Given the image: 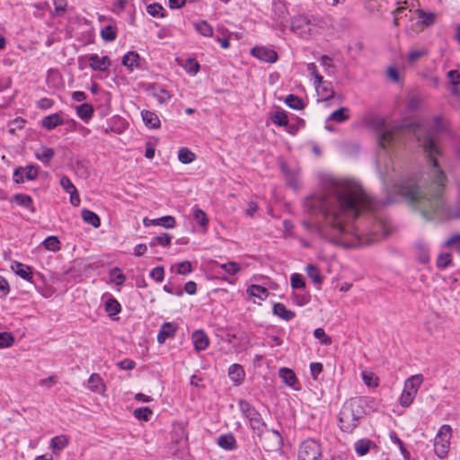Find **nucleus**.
<instances>
[{
  "label": "nucleus",
  "instance_id": "1",
  "mask_svg": "<svg viewBox=\"0 0 460 460\" xmlns=\"http://www.w3.org/2000/svg\"><path fill=\"white\" fill-rule=\"evenodd\" d=\"M371 128L377 134V168L385 184L389 181L388 164L386 155L401 146L407 134H413L420 142L426 156L431 162L430 182L419 185L413 180L402 181L394 185V193L402 195L415 206L423 217L433 220H447L460 218V210H453L444 201V191L447 176L438 163V157L442 155L438 135L447 128L439 117L430 119H418L410 124L387 122L385 119L376 117L370 122Z\"/></svg>",
  "mask_w": 460,
  "mask_h": 460
},
{
  "label": "nucleus",
  "instance_id": "2",
  "mask_svg": "<svg viewBox=\"0 0 460 460\" xmlns=\"http://www.w3.org/2000/svg\"><path fill=\"white\" fill-rule=\"evenodd\" d=\"M375 206V200L357 181L328 177L323 180L321 191L304 201V208L312 215L320 213L323 221H303V226L306 230L334 243L345 242L347 235L353 234L357 243L352 245L361 244L351 222L362 211L371 210Z\"/></svg>",
  "mask_w": 460,
  "mask_h": 460
},
{
  "label": "nucleus",
  "instance_id": "3",
  "mask_svg": "<svg viewBox=\"0 0 460 460\" xmlns=\"http://www.w3.org/2000/svg\"><path fill=\"white\" fill-rule=\"evenodd\" d=\"M363 413L360 400L350 399L341 407L339 414L341 429L345 432H351L358 423Z\"/></svg>",
  "mask_w": 460,
  "mask_h": 460
},
{
  "label": "nucleus",
  "instance_id": "4",
  "mask_svg": "<svg viewBox=\"0 0 460 460\" xmlns=\"http://www.w3.org/2000/svg\"><path fill=\"white\" fill-rule=\"evenodd\" d=\"M238 406L243 416L248 420L251 429L257 433L260 440L262 441V434L266 429V423L261 413L245 400H240Z\"/></svg>",
  "mask_w": 460,
  "mask_h": 460
},
{
  "label": "nucleus",
  "instance_id": "5",
  "mask_svg": "<svg viewBox=\"0 0 460 460\" xmlns=\"http://www.w3.org/2000/svg\"><path fill=\"white\" fill-rule=\"evenodd\" d=\"M423 380V376L420 374L413 375L405 380L403 390L399 399L400 404L402 407H409L413 402Z\"/></svg>",
  "mask_w": 460,
  "mask_h": 460
},
{
  "label": "nucleus",
  "instance_id": "6",
  "mask_svg": "<svg viewBox=\"0 0 460 460\" xmlns=\"http://www.w3.org/2000/svg\"><path fill=\"white\" fill-rule=\"evenodd\" d=\"M452 437V429L449 425H443L437 433L434 439V451L436 455L445 457L450 447V439Z\"/></svg>",
  "mask_w": 460,
  "mask_h": 460
},
{
  "label": "nucleus",
  "instance_id": "7",
  "mask_svg": "<svg viewBox=\"0 0 460 460\" xmlns=\"http://www.w3.org/2000/svg\"><path fill=\"white\" fill-rule=\"evenodd\" d=\"M321 445L314 439H306L299 447L297 460H322Z\"/></svg>",
  "mask_w": 460,
  "mask_h": 460
},
{
  "label": "nucleus",
  "instance_id": "8",
  "mask_svg": "<svg viewBox=\"0 0 460 460\" xmlns=\"http://www.w3.org/2000/svg\"><path fill=\"white\" fill-rule=\"evenodd\" d=\"M89 66L93 71L106 72L111 65L108 56L100 57L98 54H91L88 57Z\"/></svg>",
  "mask_w": 460,
  "mask_h": 460
},
{
  "label": "nucleus",
  "instance_id": "9",
  "mask_svg": "<svg viewBox=\"0 0 460 460\" xmlns=\"http://www.w3.org/2000/svg\"><path fill=\"white\" fill-rule=\"evenodd\" d=\"M251 53L253 57L264 62L274 63L278 59L277 52L267 47H254Z\"/></svg>",
  "mask_w": 460,
  "mask_h": 460
},
{
  "label": "nucleus",
  "instance_id": "10",
  "mask_svg": "<svg viewBox=\"0 0 460 460\" xmlns=\"http://www.w3.org/2000/svg\"><path fill=\"white\" fill-rule=\"evenodd\" d=\"M178 326L174 323L166 322L164 323L158 332L157 334V341L160 344H163L165 342V341L169 338H173L176 332H177Z\"/></svg>",
  "mask_w": 460,
  "mask_h": 460
},
{
  "label": "nucleus",
  "instance_id": "11",
  "mask_svg": "<svg viewBox=\"0 0 460 460\" xmlns=\"http://www.w3.org/2000/svg\"><path fill=\"white\" fill-rule=\"evenodd\" d=\"M318 97L322 101H327L333 97L334 91L332 84L328 81L322 79L321 83H314Z\"/></svg>",
  "mask_w": 460,
  "mask_h": 460
},
{
  "label": "nucleus",
  "instance_id": "12",
  "mask_svg": "<svg viewBox=\"0 0 460 460\" xmlns=\"http://www.w3.org/2000/svg\"><path fill=\"white\" fill-rule=\"evenodd\" d=\"M143 224L145 226H162L164 228L170 229L174 227L175 218L172 216H165L156 219H150L148 217H145L143 219Z\"/></svg>",
  "mask_w": 460,
  "mask_h": 460
},
{
  "label": "nucleus",
  "instance_id": "13",
  "mask_svg": "<svg viewBox=\"0 0 460 460\" xmlns=\"http://www.w3.org/2000/svg\"><path fill=\"white\" fill-rule=\"evenodd\" d=\"M69 444V438L66 435H58L51 438L49 447L54 456H58Z\"/></svg>",
  "mask_w": 460,
  "mask_h": 460
},
{
  "label": "nucleus",
  "instance_id": "14",
  "mask_svg": "<svg viewBox=\"0 0 460 460\" xmlns=\"http://www.w3.org/2000/svg\"><path fill=\"white\" fill-rule=\"evenodd\" d=\"M192 342L194 344V348L198 351L204 350L208 348L209 344L208 338L207 334L202 330H197L192 333Z\"/></svg>",
  "mask_w": 460,
  "mask_h": 460
},
{
  "label": "nucleus",
  "instance_id": "15",
  "mask_svg": "<svg viewBox=\"0 0 460 460\" xmlns=\"http://www.w3.org/2000/svg\"><path fill=\"white\" fill-rule=\"evenodd\" d=\"M12 270L25 280H31L33 277L32 269L22 262L13 261L11 265Z\"/></svg>",
  "mask_w": 460,
  "mask_h": 460
},
{
  "label": "nucleus",
  "instance_id": "16",
  "mask_svg": "<svg viewBox=\"0 0 460 460\" xmlns=\"http://www.w3.org/2000/svg\"><path fill=\"white\" fill-rule=\"evenodd\" d=\"M40 124L46 129L52 130V129L56 128L58 126L63 125L64 119L59 113H53V114L44 117L41 119Z\"/></svg>",
  "mask_w": 460,
  "mask_h": 460
},
{
  "label": "nucleus",
  "instance_id": "17",
  "mask_svg": "<svg viewBox=\"0 0 460 460\" xmlns=\"http://www.w3.org/2000/svg\"><path fill=\"white\" fill-rule=\"evenodd\" d=\"M228 376L234 385H240L244 379L245 373L241 365L233 364L228 369Z\"/></svg>",
  "mask_w": 460,
  "mask_h": 460
},
{
  "label": "nucleus",
  "instance_id": "18",
  "mask_svg": "<svg viewBox=\"0 0 460 460\" xmlns=\"http://www.w3.org/2000/svg\"><path fill=\"white\" fill-rule=\"evenodd\" d=\"M279 376L287 385L294 388L295 390H299V387L296 385L297 384L296 376L292 369L288 367L280 368Z\"/></svg>",
  "mask_w": 460,
  "mask_h": 460
},
{
  "label": "nucleus",
  "instance_id": "19",
  "mask_svg": "<svg viewBox=\"0 0 460 460\" xmlns=\"http://www.w3.org/2000/svg\"><path fill=\"white\" fill-rule=\"evenodd\" d=\"M246 292L250 296L258 298L260 301H265L270 296L266 288L255 284L250 285Z\"/></svg>",
  "mask_w": 460,
  "mask_h": 460
},
{
  "label": "nucleus",
  "instance_id": "20",
  "mask_svg": "<svg viewBox=\"0 0 460 460\" xmlns=\"http://www.w3.org/2000/svg\"><path fill=\"white\" fill-rule=\"evenodd\" d=\"M272 310L275 315L285 321L292 320L296 316L295 312L288 309L282 303L274 304Z\"/></svg>",
  "mask_w": 460,
  "mask_h": 460
},
{
  "label": "nucleus",
  "instance_id": "21",
  "mask_svg": "<svg viewBox=\"0 0 460 460\" xmlns=\"http://www.w3.org/2000/svg\"><path fill=\"white\" fill-rule=\"evenodd\" d=\"M418 260L425 264L429 261V248L425 242L419 241L415 244Z\"/></svg>",
  "mask_w": 460,
  "mask_h": 460
},
{
  "label": "nucleus",
  "instance_id": "22",
  "mask_svg": "<svg viewBox=\"0 0 460 460\" xmlns=\"http://www.w3.org/2000/svg\"><path fill=\"white\" fill-rule=\"evenodd\" d=\"M217 445L226 450H233L236 447V440L233 434H223L217 438Z\"/></svg>",
  "mask_w": 460,
  "mask_h": 460
},
{
  "label": "nucleus",
  "instance_id": "23",
  "mask_svg": "<svg viewBox=\"0 0 460 460\" xmlns=\"http://www.w3.org/2000/svg\"><path fill=\"white\" fill-rule=\"evenodd\" d=\"M88 388L94 393H102L105 385L98 374H92L87 382Z\"/></svg>",
  "mask_w": 460,
  "mask_h": 460
},
{
  "label": "nucleus",
  "instance_id": "24",
  "mask_svg": "<svg viewBox=\"0 0 460 460\" xmlns=\"http://www.w3.org/2000/svg\"><path fill=\"white\" fill-rule=\"evenodd\" d=\"M349 119V110L347 107H341L330 114L329 118L327 119V122L332 120L337 123H342Z\"/></svg>",
  "mask_w": 460,
  "mask_h": 460
},
{
  "label": "nucleus",
  "instance_id": "25",
  "mask_svg": "<svg viewBox=\"0 0 460 460\" xmlns=\"http://www.w3.org/2000/svg\"><path fill=\"white\" fill-rule=\"evenodd\" d=\"M55 151L53 148L48 146H41L35 152V156L43 164H49L54 157Z\"/></svg>",
  "mask_w": 460,
  "mask_h": 460
},
{
  "label": "nucleus",
  "instance_id": "26",
  "mask_svg": "<svg viewBox=\"0 0 460 460\" xmlns=\"http://www.w3.org/2000/svg\"><path fill=\"white\" fill-rule=\"evenodd\" d=\"M141 115L144 123L148 128H156L160 126V119L155 112L149 111H142Z\"/></svg>",
  "mask_w": 460,
  "mask_h": 460
},
{
  "label": "nucleus",
  "instance_id": "27",
  "mask_svg": "<svg viewBox=\"0 0 460 460\" xmlns=\"http://www.w3.org/2000/svg\"><path fill=\"white\" fill-rule=\"evenodd\" d=\"M118 29L114 23L103 26L101 30V37L105 41H113L117 38Z\"/></svg>",
  "mask_w": 460,
  "mask_h": 460
},
{
  "label": "nucleus",
  "instance_id": "28",
  "mask_svg": "<svg viewBox=\"0 0 460 460\" xmlns=\"http://www.w3.org/2000/svg\"><path fill=\"white\" fill-rule=\"evenodd\" d=\"M82 217L84 222L95 228H98L101 226V219L99 216L89 209L82 210Z\"/></svg>",
  "mask_w": 460,
  "mask_h": 460
},
{
  "label": "nucleus",
  "instance_id": "29",
  "mask_svg": "<svg viewBox=\"0 0 460 460\" xmlns=\"http://www.w3.org/2000/svg\"><path fill=\"white\" fill-rule=\"evenodd\" d=\"M195 30L204 37H212L213 36V28L208 22L201 20L193 23Z\"/></svg>",
  "mask_w": 460,
  "mask_h": 460
},
{
  "label": "nucleus",
  "instance_id": "30",
  "mask_svg": "<svg viewBox=\"0 0 460 460\" xmlns=\"http://www.w3.org/2000/svg\"><path fill=\"white\" fill-rule=\"evenodd\" d=\"M21 172H24L26 180L32 181L37 178L38 168L33 165H28L24 168L19 167L14 171L13 176L17 177Z\"/></svg>",
  "mask_w": 460,
  "mask_h": 460
},
{
  "label": "nucleus",
  "instance_id": "31",
  "mask_svg": "<svg viewBox=\"0 0 460 460\" xmlns=\"http://www.w3.org/2000/svg\"><path fill=\"white\" fill-rule=\"evenodd\" d=\"M428 49L426 48L421 49H411L407 56V61L409 64H414L419 61L421 58L428 55Z\"/></svg>",
  "mask_w": 460,
  "mask_h": 460
},
{
  "label": "nucleus",
  "instance_id": "32",
  "mask_svg": "<svg viewBox=\"0 0 460 460\" xmlns=\"http://www.w3.org/2000/svg\"><path fill=\"white\" fill-rule=\"evenodd\" d=\"M77 115L84 121H87L93 115V108L89 103H83L76 107Z\"/></svg>",
  "mask_w": 460,
  "mask_h": 460
},
{
  "label": "nucleus",
  "instance_id": "33",
  "mask_svg": "<svg viewBox=\"0 0 460 460\" xmlns=\"http://www.w3.org/2000/svg\"><path fill=\"white\" fill-rule=\"evenodd\" d=\"M138 61H139V55L137 52L130 51L128 52L122 58V64L123 66H127L130 70H132V67L138 66Z\"/></svg>",
  "mask_w": 460,
  "mask_h": 460
},
{
  "label": "nucleus",
  "instance_id": "34",
  "mask_svg": "<svg viewBox=\"0 0 460 460\" xmlns=\"http://www.w3.org/2000/svg\"><path fill=\"white\" fill-rule=\"evenodd\" d=\"M305 272L314 284L320 285L323 282L320 270L315 265L308 264L305 267Z\"/></svg>",
  "mask_w": 460,
  "mask_h": 460
},
{
  "label": "nucleus",
  "instance_id": "35",
  "mask_svg": "<svg viewBox=\"0 0 460 460\" xmlns=\"http://www.w3.org/2000/svg\"><path fill=\"white\" fill-rule=\"evenodd\" d=\"M196 155L187 147H181L178 152V159L181 164H187L193 162Z\"/></svg>",
  "mask_w": 460,
  "mask_h": 460
},
{
  "label": "nucleus",
  "instance_id": "36",
  "mask_svg": "<svg viewBox=\"0 0 460 460\" xmlns=\"http://www.w3.org/2000/svg\"><path fill=\"white\" fill-rule=\"evenodd\" d=\"M105 311L112 317L121 311V305L115 298L111 297L105 303Z\"/></svg>",
  "mask_w": 460,
  "mask_h": 460
},
{
  "label": "nucleus",
  "instance_id": "37",
  "mask_svg": "<svg viewBox=\"0 0 460 460\" xmlns=\"http://www.w3.org/2000/svg\"><path fill=\"white\" fill-rule=\"evenodd\" d=\"M13 199L21 207L27 208L33 211L32 208V199L31 196L23 193L15 194Z\"/></svg>",
  "mask_w": 460,
  "mask_h": 460
},
{
  "label": "nucleus",
  "instance_id": "38",
  "mask_svg": "<svg viewBox=\"0 0 460 460\" xmlns=\"http://www.w3.org/2000/svg\"><path fill=\"white\" fill-rule=\"evenodd\" d=\"M310 25H311V20L307 16H299V17L296 18L292 23L293 28H296V27L301 28L305 31H306L309 33H311L313 30Z\"/></svg>",
  "mask_w": 460,
  "mask_h": 460
},
{
  "label": "nucleus",
  "instance_id": "39",
  "mask_svg": "<svg viewBox=\"0 0 460 460\" xmlns=\"http://www.w3.org/2000/svg\"><path fill=\"white\" fill-rule=\"evenodd\" d=\"M373 443L368 439H360L355 443V451L358 456H365L368 453Z\"/></svg>",
  "mask_w": 460,
  "mask_h": 460
},
{
  "label": "nucleus",
  "instance_id": "40",
  "mask_svg": "<svg viewBox=\"0 0 460 460\" xmlns=\"http://www.w3.org/2000/svg\"><path fill=\"white\" fill-rule=\"evenodd\" d=\"M153 95L157 99L159 103H166L172 98L170 93L163 87H155Z\"/></svg>",
  "mask_w": 460,
  "mask_h": 460
},
{
  "label": "nucleus",
  "instance_id": "41",
  "mask_svg": "<svg viewBox=\"0 0 460 460\" xmlns=\"http://www.w3.org/2000/svg\"><path fill=\"white\" fill-rule=\"evenodd\" d=\"M182 67L186 73L195 75L199 72L200 66L195 58H190L182 65Z\"/></svg>",
  "mask_w": 460,
  "mask_h": 460
},
{
  "label": "nucleus",
  "instance_id": "42",
  "mask_svg": "<svg viewBox=\"0 0 460 460\" xmlns=\"http://www.w3.org/2000/svg\"><path fill=\"white\" fill-rule=\"evenodd\" d=\"M172 236L168 234H163L151 239L149 245L155 247L157 244L168 246L171 243Z\"/></svg>",
  "mask_w": 460,
  "mask_h": 460
},
{
  "label": "nucleus",
  "instance_id": "43",
  "mask_svg": "<svg viewBox=\"0 0 460 460\" xmlns=\"http://www.w3.org/2000/svg\"><path fill=\"white\" fill-rule=\"evenodd\" d=\"M110 279L115 285L120 286L125 282L126 277L119 268H113L110 271Z\"/></svg>",
  "mask_w": 460,
  "mask_h": 460
},
{
  "label": "nucleus",
  "instance_id": "44",
  "mask_svg": "<svg viewBox=\"0 0 460 460\" xmlns=\"http://www.w3.org/2000/svg\"><path fill=\"white\" fill-rule=\"evenodd\" d=\"M44 247L52 252H57L60 249V243L57 236H49L43 241Z\"/></svg>",
  "mask_w": 460,
  "mask_h": 460
},
{
  "label": "nucleus",
  "instance_id": "45",
  "mask_svg": "<svg viewBox=\"0 0 460 460\" xmlns=\"http://www.w3.org/2000/svg\"><path fill=\"white\" fill-rule=\"evenodd\" d=\"M217 266L232 276L237 274L241 270L239 264L234 261H228L226 263L217 264Z\"/></svg>",
  "mask_w": 460,
  "mask_h": 460
},
{
  "label": "nucleus",
  "instance_id": "46",
  "mask_svg": "<svg viewBox=\"0 0 460 460\" xmlns=\"http://www.w3.org/2000/svg\"><path fill=\"white\" fill-rule=\"evenodd\" d=\"M193 217L195 220L201 226H207L208 224V218L206 213L199 208H193Z\"/></svg>",
  "mask_w": 460,
  "mask_h": 460
},
{
  "label": "nucleus",
  "instance_id": "47",
  "mask_svg": "<svg viewBox=\"0 0 460 460\" xmlns=\"http://www.w3.org/2000/svg\"><path fill=\"white\" fill-rule=\"evenodd\" d=\"M146 12L153 17H164V8L160 4H150L146 6Z\"/></svg>",
  "mask_w": 460,
  "mask_h": 460
},
{
  "label": "nucleus",
  "instance_id": "48",
  "mask_svg": "<svg viewBox=\"0 0 460 460\" xmlns=\"http://www.w3.org/2000/svg\"><path fill=\"white\" fill-rule=\"evenodd\" d=\"M285 102L288 107L294 110H301L303 108L302 100L294 94L288 95Z\"/></svg>",
  "mask_w": 460,
  "mask_h": 460
},
{
  "label": "nucleus",
  "instance_id": "49",
  "mask_svg": "<svg viewBox=\"0 0 460 460\" xmlns=\"http://www.w3.org/2000/svg\"><path fill=\"white\" fill-rule=\"evenodd\" d=\"M290 285L294 289L305 288V282L304 277L299 273H293L290 277Z\"/></svg>",
  "mask_w": 460,
  "mask_h": 460
},
{
  "label": "nucleus",
  "instance_id": "50",
  "mask_svg": "<svg viewBox=\"0 0 460 460\" xmlns=\"http://www.w3.org/2000/svg\"><path fill=\"white\" fill-rule=\"evenodd\" d=\"M152 413H153L152 411L147 407L137 408L134 411V416L137 419L142 420L145 421H147L150 419Z\"/></svg>",
  "mask_w": 460,
  "mask_h": 460
},
{
  "label": "nucleus",
  "instance_id": "51",
  "mask_svg": "<svg viewBox=\"0 0 460 460\" xmlns=\"http://www.w3.org/2000/svg\"><path fill=\"white\" fill-rule=\"evenodd\" d=\"M419 18L422 24L429 26L435 22L436 14L433 13H425L423 11H419Z\"/></svg>",
  "mask_w": 460,
  "mask_h": 460
},
{
  "label": "nucleus",
  "instance_id": "52",
  "mask_svg": "<svg viewBox=\"0 0 460 460\" xmlns=\"http://www.w3.org/2000/svg\"><path fill=\"white\" fill-rule=\"evenodd\" d=\"M25 120L22 118H16L8 124V132L14 134L17 129L23 128Z\"/></svg>",
  "mask_w": 460,
  "mask_h": 460
},
{
  "label": "nucleus",
  "instance_id": "53",
  "mask_svg": "<svg viewBox=\"0 0 460 460\" xmlns=\"http://www.w3.org/2000/svg\"><path fill=\"white\" fill-rule=\"evenodd\" d=\"M314 336L321 341V343L324 345H330L332 343V339L329 337L323 328H317L314 332Z\"/></svg>",
  "mask_w": 460,
  "mask_h": 460
},
{
  "label": "nucleus",
  "instance_id": "54",
  "mask_svg": "<svg viewBox=\"0 0 460 460\" xmlns=\"http://www.w3.org/2000/svg\"><path fill=\"white\" fill-rule=\"evenodd\" d=\"M14 342L13 337L8 332H0V348H9Z\"/></svg>",
  "mask_w": 460,
  "mask_h": 460
},
{
  "label": "nucleus",
  "instance_id": "55",
  "mask_svg": "<svg viewBox=\"0 0 460 460\" xmlns=\"http://www.w3.org/2000/svg\"><path fill=\"white\" fill-rule=\"evenodd\" d=\"M451 263V254L450 253H441L438 255L437 260V266L439 269H446Z\"/></svg>",
  "mask_w": 460,
  "mask_h": 460
},
{
  "label": "nucleus",
  "instance_id": "56",
  "mask_svg": "<svg viewBox=\"0 0 460 460\" xmlns=\"http://www.w3.org/2000/svg\"><path fill=\"white\" fill-rule=\"evenodd\" d=\"M445 247L454 248L460 253V234L453 235L445 243Z\"/></svg>",
  "mask_w": 460,
  "mask_h": 460
},
{
  "label": "nucleus",
  "instance_id": "57",
  "mask_svg": "<svg viewBox=\"0 0 460 460\" xmlns=\"http://www.w3.org/2000/svg\"><path fill=\"white\" fill-rule=\"evenodd\" d=\"M272 121L278 126H288V116L282 111L276 112L272 117Z\"/></svg>",
  "mask_w": 460,
  "mask_h": 460
},
{
  "label": "nucleus",
  "instance_id": "58",
  "mask_svg": "<svg viewBox=\"0 0 460 460\" xmlns=\"http://www.w3.org/2000/svg\"><path fill=\"white\" fill-rule=\"evenodd\" d=\"M362 379L367 386H376L377 378L372 372H362Z\"/></svg>",
  "mask_w": 460,
  "mask_h": 460
},
{
  "label": "nucleus",
  "instance_id": "59",
  "mask_svg": "<svg viewBox=\"0 0 460 460\" xmlns=\"http://www.w3.org/2000/svg\"><path fill=\"white\" fill-rule=\"evenodd\" d=\"M150 277L157 282H162L164 278V270L162 266L154 268L150 272Z\"/></svg>",
  "mask_w": 460,
  "mask_h": 460
},
{
  "label": "nucleus",
  "instance_id": "60",
  "mask_svg": "<svg viewBox=\"0 0 460 460\" xmlns=\"http://www.w3.org/2000/svg\"><path fill=\"white\" fill-rule=\"evenodd\" d=\"M60 185L65 191L70 193L75 191V186L72 183L71 180L67 176H62L60 179Z\"/></svg>",
  "mask_w": 460,
  "mask_h": 460
},
{
  "label": "nucleus",
  "instance_id": "61",
  "mask_svg": "<svg viewBox=\"0 0 460 460\" xmlns=\"http://www.w3.org/2000/svg\"><path fill=\"white\" fill-rule=\"evenodd\" d=\"M307 71L314 76V83H321L323 76L318 73L316 65L314 63H308L306 65Z\"/></svg>",
  "mask_w": 460,
  "mask_h": 460
},
{
  "label": "nucleus",
  "instance_id": "62",
  "mask_svg": "<svg viewBox=\"0 0 460 460\" xmlns=\"http://www.w3.org/2000/svg\"><path fill=\"white\" fill-rule=\"evenodd\" d=\"M192 271L191 263L189 261L180 262L177 265V273L181 275H186Z\"/></svg>",
  "mask_w": 460,
  "mask_h": 460
},
{
  "label": "nucleus",
  "instance_id": "63",
  "mask_svg": "<svg viewBox=\"0 0 460 460\" xmlns=\"http://www.w3.org/2000/svg\"><path fill=\"white\" fill-rule=\"evenodd\" d=\"M389 437H390V439L391 441L397 445L401 453L405 456L406 454H408V452L406 451V449L404 448L403 447V443L402 441L399 438V437L397 436V434L394 431L390 432L389 434Z\"/></svg>",
  "mask_w": 460,
  "mask_h": 460
},
{
  "label": "nucleus",
  "instance_id": "64",
  "mask_svg": "<svg viewBox=\"0 0 460 460\" xmlns=\"http://www.w3.org/2000/svg\"><path fill=\"white\" fill-rule=\"evenodd\" d=\"M447 78L453 85L460 84V73L457 70H450L447 72Z\"/></svg>",
  "mask_w": 460,
  "mask_h": 460
}]
</instances>
